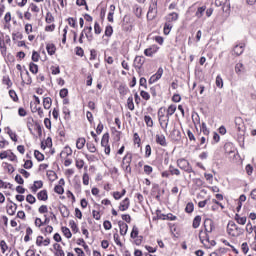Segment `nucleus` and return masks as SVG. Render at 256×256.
Segmentation results:
<instances>
[{
  "mask_svg": "<svg viewBox=\"0 0 256 256\" xmlns=\"http://www.w3.org/2000/svg\"><path fill=\"white\" fill-rule=\"evenodd\" d=\"M227 233L230 237H241L245 233V229L237 226L234 221H229L227 224Z\"/></svg>",
  "mask_w": 256,
  "mask_h": 256,
  "instance_id": "nucleus-1",
  "label": "nucleus"
},
{
  "mask_svg": "<svg viewBox=\"0 0 256 256\" xmlns=\"http://www.w3.org/2000/svg\"><path fill=\"white\" fill-rule=\"evenodd\" d=\"M176 163L177 167L182 171H185V173H194L193 166H191V163H189L185 158L178 159Z\"/></svg>",
  "mask_w": 256,
  "mask_h": 256,
  "instance_id": "nucleus-2",
  "label": "nucleus"
},
{
  "mask_svg": "<svg viewBox=\"0 0 256 256\" xmlns=\"http://www.w3.org/2000/svg\"><path fill=\"white\" fill-rule=\"evenodd\" d=\"M131 161H133V154L128 152L122 160V167H124L126 173H131Z\"/></svg>",
  "mask_w": 256,
  "mask_h": 256,
  "instance_id": "nucleus-3",
  "label": "nucleus"
},
{
  "mask_svg": "<svg viewBox=\"0 0 256 256\" xmlns=\"http://www.w3.org/2000/svg\"><path fill=\"white\" fill-rule=\"evenodd\" d=\"M175 111H177V106L175 104H171L167 109L166 119H164L165 126H161L164 131H167V127H169V118L171 115L175 114Z\"/></svg>",
  "mask_w": 256,
  "mask_h": 256,
  "instance_id": "nucleus-4",
  "label": "nucleus"
},
{
  "mask_svg": "<svg viewBox=\"0 0 256 256\" xmlns=\"http://www.w3.org/2000/svg\"><path fill=\"white\" fill-rule=\"evenodd\" d=\"M101 145L104 147V153L110 155L111 147L109 146V133H105L101 140Z\"/></svg>",
  "mask_w": 256,
  "mask_h": 256,
  "instance_id": "nucleus-5",
  "label": "nucleus"
},
{
  "mask_svg": "<svg viewBox=\"0 0 256 256\" xmlns=\"http://www.w3.org/2000/svg\"><path fill=\"white\" fill-rule=\"evenodd\" d=\"M155 17H157V2H154L149 6V10L147 13V19H149L150 21H153Z\"/></svg>",
  "mask_w": 256,
  "mask_h": 256,
  "instance_id": "nucleus-6",
  "label": "nucleus"
},
{
  "mask_svg": "<svg viewBox=\"0 0 256 256\" xmlns=\"http://www.w3.org/2000/svg\"><path fill=\"white\" fill-rule=\"evenodd\" d=\"M204 229L206 233H213V231H215V222L210 218H206L204 220Z\"/></svg>",
  "mask_w": 256,
  "mask_h": 256,
  "instance_id": "nucleus-7",
  "label": "nucleus"
},
{
  "mask_svg": "<svg viewBox=\"0 0 256 256\" xmlns=\"http://www.w3.org/2000/svg\"><path fill=\"white\" fill-rule=\"evenodd\" d=\"M161 77H163V68H159L157 72L150 77V79L148 80V83L150 85H153V83H157V81H159Z\"/></svg>",
  "mask_w": 256,
  "mask_h": 256,
  "instance_id": "nucleus-8",
  "label": "nucleus"
},
{
  "mask_svg": "<svg viewBox=\"0 0 256 256\" xmlns=\"http://www.w3.org/2000/svg\"><path fill=\"white\" fill-rule=\"evenodd\" d=\"M82 33L85 35L89 43L93 41V27L91 26L84 27V29L82 30Z\"/></svg>",
  "mask_w": 256,
  "mask_h": 256,
  "instance_id": "nucleus-9",
  "label": "nucleus"
},
{
  "mask_svg": "<svg viewBox=\"0 0 256 256\" xmlns=\"http://www.w3.org/2000/svg\"><path fill=\"white\" fill-rule=\"evenodd\" d=\"M145 63V57L143 56H136L134 59V67L136 69H141L143 67V64Z\"/></svg>",
  "mask_w": 256,
  "mask_h": 256,
  "instance_id": "nucleus-10",
  "label": "nucleus"
},
{
  "mask_svg": "<svg viewBox=\"0 0 256 256\" xmlns=\"http://www.w3.org/2000/svg\"><path fill=\"white\" fill-rule=\"evenodd\" d=\"M156 143L158 145H161V147H167V139L165 138V135H156Z\"/></svg>",
  "mask_w": 256,
  "mask_h": 256,
  "instance_id": "nucleus-11",
  "label": "nucleus"
},
{
  "mask_svg": "<svg viewBox=\"0 0 256 256\" xmlns=\"http://www.w3.org/2000/svg\"><path fill=\"white\" fill-rule=\"evenodd\" d=\"M118 226L120 229V235H127V231L129 229V226L127 225V223H125L123 221H119Z\"/></svg>",
  "mask_w": 256,
  "mask_h": 256,
  "instance_id": "nucleus-12",
  "label": "nucleus"
},
{
  "mask_svg": "<svg viewBox=\"0 0 256 256\" xmlns=\"http://www.w3.org/2000/svg\"><path fill=\"white\" fill-rule=\"evenodd\" d=\"M199 239L201 243H203L204 245H205V241L209 243V232H206V231L203 232V230H200Z\"/></svg>",
  "mask_w": 256,
  "mask_h": 256,
  "instance_id": "nucleus-13",
  "label": "nucleus"
},
{
  "mask_svg": "<svg viewBox=\"0 0 256 256\" xmlns=\"http://www.w3.org/2000/svg\"><path fill=\"white\" fill-rule=\"evenodd\" d=\"M43 188V181L38 180V181H34L33 186L31 187L32 193H37V191H39V189Z\"/></svg>",
  "mask_w": 256,
  "mask_h": 256,
  "instance_id": "nucleus-14",
  "label": "nucleus"
},
{
  "mask_svg": "<svg viewBox=\"0 0 256 256\" xmlns=\"http://www.w3.org/2000/svg\"><path fill=\"white\" fill-rule=\"evenodd\" d=\"M158 119L160 126L163 127V122H165V108H160L158 110Z\"/></svg>",
  "mask_w": 256,
  "mask_h": 256,
  "instance_id": "nucleus-15",
  "label": "nucleus"
},
{
  "mask_svg": "<svg viewBox=\"0 0 256 256\" xmlns=\"http://www.w3.org/2000/svg\"><path fill=\"white\" fill-rule=\"evenodd\" d=\"M37 199L39 201H47L49 199V195L47 194V190H42L37 194Z\"/></svg>",
  "mask_w": 256,
  "mask_h": 256,
  "instance_id": "nucleus-16",
  "label": "nucleus"
},
{
  "mask_svg": "<svg viewBox=\"0 0 256 256\" xmlns=\"http://www.w3.org/2000/svg\"><path fill=\"white\" fill-rule=\"evenodd\" d=\"M129 205H130L129 198H125V199L120 203L119 210H120V211H127V209H129Z\"/></svg>",
  "mask_w": 256,
  "mask_h": 256,
  "instance_id": "nucleus-17",
  "label": "nucleus"
},
{
  "mask_svg": "<svg viewBox=\"0 0 256 256\" xmlns=\"http://www.w3.org/2000/svg\"><path fill=\"white\" fill-rule=\"evenodd\" d=\"M235 124H236L237 131L239 132L244 131L245 125H243V119H241L240 117L236 118Z\"/></svg>",
  "mask_w": 256,
  "mask_h": 256,
  "instance_id": "nucleus-18",
  "label": "nucleus"
},
{
  "mask_svg": "<svg viewBox=\"0 0 256 256\" xmlns=\"http://www.w3.org/2000/svg\"><path fill=\"white\" fill-rule=\"evenodd\" d=\"M243 51H245V45H236L233 49V52L235 55L239 56V55H243Z\"/></svg>",
  "mask_w": 256,
  "mask_h": 256,
  "instance_id": "nucleus-19",
  "label": "nucleus"
},
{
  "mask_svg": "<svg viewBox=\"0 0 256 256\" xmlns=\"http://www.w3.org/2000/svg\"><path fill=\"white\" fill-rule=\"evenodd\" d=\"M177 19H179V14L176 12H172L166 17L168 23H173V21H177Z\"/></svg>",
  "mask_w": 256,
  "mask_h": 256,
  "instance_id": "nucleus-20",
  "label": "nucleus"
},
{
  "mask_svg": "<svg viewBox=\"0 0 256 256\" xmlns=\"http://www.w3.org/2000/svg\"><path fill=\"white\" fill-rule=\"evenodd\" d=\"M10 203H12V205L8 206L7 213L8 215H15V212L17 211V204L12 201H10Z\"/></svg>",
  "mask_w": 256,
  "mask_h": 256,
  "instance_id": "nucleus-21",
  "label": "nucleus"
},
{
  "mask_svg": "<svg viewBox=\"0 0 256 256\" xmlns=\"http://www.w3.org/2000/svg\"><path fill=\"white\" fill-rule=\"evenodd\" d=\"M155 53H157V49L153 47L144 50V55H146V57H153Z\"/></svg>",
  "mask_w": 256,
  "mask_h": 256,
  "instance_id": "nucleus-22",
  "label": "nucleus"
},
{
  "mask_svg": "<svg viewBox=\"0 0 256 256\" xmlns=\"http://www.w3.org/2000/svg\"><path fill=\"white\" fill-rule=\"evenodd\" d=\"M29 70L31 73H33L34 75H37V73H39V66L33 62H31L29 64Z\"/></svg>",
  "mask_w": 256,
  "mask_h": 256,
  "instance_id": "nucleus-23",
  "label": "nucleus"
},
{
  "mask_svg": "<svg viewBox=\"0 0 256 256\" xmlns=\"http://www.w3.org/2000/svg\"><path fill=\"white\" fill-rule=\"evenodd\" d=\"M53 103V100H51L50 97H46L43 99V107L44 109H51V104Z\"/></svg>",
  "mask_w": 256,
  "mask_h": 256,
  "instance_id": "nucleus-24",
  "label": "nucleus"
},
{
  "mask_svg": "<svg viewBox=\"0 0 256 256\" xmlns=\"http://www.w3.org/2000/svg\"><path fill=\"white\" fill-rule=\"evenodd\" d=\"M46 50L48 55H55V51H57V48L54 46V44H47Z\"/></svg>",
  "mask_w": 256,
  "mask_h": 256,
  "instance_id": "nucleus-25",
  "label": "nucleus"
},
{
  "mask_svg": "<svg viewBox=\"0 0 256 256\" xmlns=\"http://www.w3.org/2000/svg\"><path fill=\"white\" fill-rule=\"evenodd\" d=\"M61 229L66 239H71V237H73V234L71 233V230H69V228L63 226Z\"/></svg>",
  "mask_w": 256,
  "mask_h": 256,
  "instance_id": "nucleus-26",
  "label": "nucleus"
},
{
  "mask_svg": "<svg viewBox=\"0 0 256 256\" xmlns=\"http://www.w3.org/2000/svg\"><path fill=\"white\" fill-rule=\"evenodd\" d=\"M85 143H87L85 138H78L77 141H76L77 149H83L85 147Z\"/></svg>",
  "mask_w": 256,
  "mask_h": 256,
  "instance_id": "nucleus-27",
  "label": "nucleus"
},
{
  "mask_svg": "<svg viewBox=\"0 0 256 256\" xmlns=\"http://www.w3.org/2000/svg\"><path fill=\"white\" fill-rule=\"evenodd\" d=\"M235 72L237 73V75L245 72V66L243 65V63H237L236 64Z\"/></svg>",
  "mask_w": 256,
  "mask_h": 256,
  "instance_id": "nucleus-28",
  "label": "nucleus"
},
{
  "mask_svg": "<svg viewBox=\"0 0 256 256\" xmlns=\"http://www.w3.org/2000/svg\"><path fill=\"white\" fill-rule=\"evenodd\" d=\"M205 9H207L206 6H202V7H199L195 13L196 17L198 19H201V17H203V14L205 13Z\"/></svg>",
  "mask_w": 256,
  "mask_h": 256,
  "instance_id": "nucleus-29",
  "label": "nucleus"
},
{
  "mask_svg": "<svg viewBox=\"0 0 256 256\" xmlns=\"http://www.w3.org/2000/svg\"><path fill=\"white\" fill-rule=\"evenodd\" d=\"M60 213H61L62 217H64V218L69 217V215H70L69 208H67V206H62L60 208Z\"/></svg>",
  "mask_w": 256,
  "mask_h": 256,
  "instance_id": "nucleus-30",
  "label": "nucleus"
},
{
  "mask_svg": "<svg viewBox=\"0 0 256 256\" xmlns=\"http://www.w3.org/2000/svg\"><path fill=\"white\" fill-rule=\"evenodd\" d=\"M169 173H170V175H176V176L181 175V171L179 169L175 168L173 165L169 166Z\"/></svg>",
  "mask_w": 256,
  "mask_h": 256,
  "instance_id": "nucleus-31",
  "label": "nucleus"
},
{
  "mask_svg": "<svg viewBox=\"0 0 256 256\" xmlns=\"http://www.w3.org/2000/svg\"><path fill=\"white\" fill-rule=\"evenodd\" d=\"M199 225H201V216L198 215L194 218L192 227H194V229H197L199 228Z\"/></svg>",
  "mask_w": 256,
  "mask_h": 256,
  "instance_id": "nucleus-32",
  "label": "nucleus"
},
{
  "mask_svg": "<svg viewBox=\"0 0 256 256\" xmlns=\"http://www.w3.org/2000/svg\"><path fill=\"white\" fill-rule=\"evenodd\" d=\"M69 225H70L73 233H79V227L77 226V223H75V220H70Z\"/></svg>",
  "mask_w": 256,
  "mask_h": 256,
  "instance_id": "nucleus-33",
  "label": "nucleus"
},
{
  "mask_svg": "<svg viewBox=\"0 0 256 256\" xmlns=\"http://www.w3.org/2000/svg\"><path fill=\"white\" fill-rule=\"evenodd\" d=\"M34 156L37 161H44L45 160V155L43 153L39 152V150L34 151Z\"/></svg>",
  "mask_w": 256,
  "mask_h": 256,
  "instance_id": "nucleus-34",
  "label": "nucleus"
},
{
  "mask_svg": "<svg viewBox=\"0 0 256 256\" xmlns=\"http://www.w3.org/2000/svg\"><path fill=\"white\" fill-rule=\"evenodd\" d=\"M130 237L132 239H137V237H139V228H137V226H133Z\"/></svg>",
  "mask_w": 256,
  "mask_h": 256,
  "instance_id": "nucleus-35",
  "label": "nucleus"
},
{
  "mask_svg": "<svg viewBox=\"0 0 256 256\" xmlns=\"http://www.w3.org/2000/svg\"><path fill=\"white\" fill-rule=\"evenodd\" d=\"M127 107H128V109H130V111H134L135 110V104L133 103V97L132 96H130L127 99Z\"/></svg>",
  "mask_w": 256,
  "mask_h": 256,
  "instance_id": "nucleus-36",
  "label": "nucleus"
},
{
  "mask_svg": "<svg viewBox=\"0 0 256 256\" xmlns=\"http://www.w3.org/2000/svg\"><path fill=\"white\" fill-rule=\"evenodd\" d=\"M65 154H66V157L73 155V150L71 149V147L66 146L60 155H65Z\"/></svg>",
  "mask_w": 256,
  "mask_h": 256,
  "instance_id": "nucleus-37",
  "label": "nucleus"
},
{
  "mask_svg": "<svg viewBox=\"0 0 256 256\" xmlns=\"http://www.w3.org/2000/svg\"><path fill=\"white\" fill-rule=\"evenodd\" d=\"M171 29H173V25H171L170 23H165L164 35H169V33H171Z\"/></svg>",
  "mask_w": 256,
  "mask_h": 256,
  "instance_id": "nucleus-38",
  "label": "nucleus"
},
{
  "mask_svg": "<svg viewBox=\"0 0 256 256\" xmlns=\"http://www.w3.org/2000/svg\"><path fill=\"white\" fill-rule=\"evenodd\" d=\"M0 249H1L2 253H6L7 250L9 249V246L7 245V242H5V240H2L0 242Z\"/></svg>",
  "mask_w": 256,
  "mask_h": 256,
  "instance_id": "nucleus-39",
  "label": "nucleus"
},
{
  "mask_svg": "<svg viewBox=\"0 0 256 256\" xmlns=\"http://www.w3.org/2000/svg\"><path fill=\"white\" fill-rule=\"evenodd\" d=\"M140 97H142V99H144L145 101H149V99H151V95H149V92L142 90L140 92Z\"/></svg>",
  "mask_w": 256,
  "mask_h": 256,
  "instance_id": "nucleus-40",
  "label": "nucleus"
},
{
  "mask_svg": "<svg viewBox=\"0 0 256 256\" xmlns=\"http://www.w3.org/2000/svg\"><path fill=\"white\" fill-rule=\"evenodd\" d=\"M144 121L147 127H153V118H151V116H144Z\"/></svg>",
  "mask_w": 256,
  "mask_h": 256,
  "instance_id": "nucleus-41",
  "label": "nucleus"
},
{
  "mask_svg": "<svg viewBox=\"0 0 256 256\" xmlns=\"http://www.w3.org/2000/svg\"><path fill=\"white\" fill-rule=\"evenodd\" d=\"M195 209V205L193 204V202H190L186 205L185 211L186 213H193Z\"/></svg>",
  "mask_w": 256,
  "mask_h": 256,
  "instance_id": "nucleus-42",
  "label": "nucleus"
},
{
  "mask_svg": "<svg viewBox=\"0 0 256 256\" xmlns=\"http://www.w3.org/2000/svg\"><path fill=\"white\" fill-rule=\"evenodd\" d=\"M192 121L194 125H201V117H199V114L192 115Z\"/></svg>",
  "mask_w": 256,
  "mask_h": 256,
  "instance_id": "nucleus-43",
  "label": "nucleus"
},
{
  "mask_svg": "<svg viewBox=\"0 0 256 256\" xmlns=\"http://www.w3.org/2000/svg\"><path fill=\"white\" fill-rule=\"evenodd\" d=\"M26 201H27V203H30V205H33L35 203V201H37V199L32 194H28L26 196Z\"/></svg>",
  "mask_w": 256,
  "mask_h": 256,
  "instance_id": "nucleus-44",
  "label": "nucleus"
},
{
  "mask_svg": "<svg viewBox=\"0 0 256 256\" xmlns=\"http://www.w3.org/2000/svg\"><path fill=\"white\" fill-rule=\"evenodd\" d=\"M2 83L4 85H7V87H11L13 85L9 76H4L3 79H2Z\"/></svg>",
  "mask_w": 256,
  "mask_h": 256,
  "instance_id": "nucleus-45",
  "label": "nucleus"
},
{
  "mask_svg": "<svg viewBox=\"0 0 256 256\" xmlns=\"http://www.w3.org/2000/svg\"><path fill=\"white\" fill-rule=\"evenodd\" d=\"M54 191L55 193H57L58 195H63V193H65V190L63 189V186L61 185H56L54 187Z\"/></svg>",
  "mask_w": 256,
  "mask_h": 256,
  "instance_id": "nucleus-46",
  "label": "nucleus"
},
{
  "mask_svg": "<svg viewBox=\"0 0 256 256\" xmlns=\"http://www.w3.org/2000/svg\"><path fill=\"white\" fill-rule=\"evenodd\" d=\"M63 113L65 114L64 119H70L71 118V111L67 106H64L62 109Z\"/></svg>",
  "mask_w": 256,
  "mask_h": 256,
  "instance_id": "nucleus-47",
  "label": "nucleus"
},
{
  "mask_svg": "<svg viewBox=\"0 0 256 256\" xmlns=\"http://www.w3.org/2000/svg\"><path fill=\"white\" fill-rule=\"evenodd\" d=\"M105 35L106 37H111V35H113V26H106Z\"/></svg>",
  "mask_w": 256,
  "mask_h": 256,
  "instance_id": "nucleus-48",
  "label": "nucleus"
},
{
  "mask_svg": "<svg viewBox=\"0 0 256 256\" xmlns=\"http://www.w3.org/2000/svg\"><path fill=\"white\" fill-rule=\"evenodd\" d=\"M88 151H90V153H95L97 151V148L95 147V144L93 143H87L86 144Z\"/></svg>",
  "mask_w": 256,
  "mask_h": 256,
  "instance_id": "nucleus-49",
  "label": "nucleus"
},
{
  "mask_svg": "<svg viewBox=\"0 0 256 256\" xmlns=\"http://www.w3.org/2000/svg\"><path fill=\"white\" fill-rule=\"evenodd\" d=\"M9 95H10L11 99L13 101H15V103H17V101H19V97H17V93L14 90H10Z\"/></svg>",
  "mask_w": 256,
  "mask_h": 256,
  "instance_id": "nucleus-50",
  "label": "nucleus"
},
{
  "mask_svg": "<svg viewBox=\"0 0 256 256\" xmlns=\"http://www.w3.org/2000/svg\"><path fill=\"white\" fill-rule=\"evenodd\" d=\"M101 26L99 25V23L98 22H95V24H94V33L96 34V35H101Z\"/></svg>",
  "mask_w": 256,
  "mask_h": 256,
  "instance_id": "nucleus-51",
  "label": "nucleus"
},
{
  "mask_svg": "<svg viewBox=\"0 0 256 256\" xmlns=\"http://www.w3.org/2000/svg\"><path fill=\"white\" fill-rule=\"evenodd\" d=\"M53 21H55L53 14H51V12H48L46 14V23H53Z\"/></svg>",
  "mask_w": 256,
  "mask_h": 256,
  "instance_id": "nucleus-52",
  "label": "nucleus"
},
{
  "mask_svg": "<svg viewBox=\"0 0 256 256\" xmlns=\"http://www.w3.org/2000/svg\"><path fill=\"white\" fill-rule=\"evenodd\" d=\"M119 93L120 95H126L127 93H129V88H127L126 86H120Z\"/></svg>",
  "mask_w": 256,
  "mask_h": 256,
  "instance_id": "nucleus-53",
  "label": "nucleus"
},
{
  "mask_svg": "<svg viewBox=\"0 0 256 256\" xmlns=\"http://www.w3.org/2000/svg\"><path fill=\"white\" fill-rule=\"evenodd\" d=\"M23 167H24V169H32L33 168V161L26 160Z\"/></svg>",
  "mask_w": 256,
  "mask_h": 256,
  "instance_id": "nucleus-54",
  "label": "nucleus"
},
{
  "mask_svg": "<svg viewBox=\"0 0 256 256\" xmlns=\"http://www.w3.org/2000/svg\"><path fill=\"white\" fill-rule=\"evenodd\" d=\"M134 143L135 145H138V147L141 145V138L139 137L138 133H134Z\"/></svg>",
  "mask_w": 256,
  "mask_h": 256,
  "instance_id": "nucleus-55",
  "label": "nucleus"
},
{
  "mask_svg": "<svg viewBox=\"0 0 256 256\" xmlns=\"http://www.w3.org/2000/svg\"><path fill=\"white\" fill-rule=\"evenodd\" d=\"M144 173H146V175H151L153 173V167H151L149 165H145L144 166Z\"/></svg>",
  "mask_w": 256,
  "mask_h": 256,
  "instance_id": "nucleus-56",
  "label": "nucleus"
},
{
  "mask_svg": "<svg viewBox=\"0 0 256 256\" xmlns=\"http://www.w3.org/2000/svg\"><path fill=\"white\" fill-rule=\"evenodd\" d=\"M67 95H69V90H67V88H64V89L60 90V97L62 99H65V97H67Z\"/></svg>",
  "mask_w": 256,
  "mask_h": 256,
  "instance_id": "nucleus-57",
  "label": "nucleus"
},
{
  "mask_svg": "<svg viewBox=\"0 0 256 256\" xmlns=\"http://www.w3.org/2000/svg\"><path fill=\"white\" fill-rule=\"evenodd\" d=\"M15 181L18 183V185H23V183H25V180H23V177H21L19 174L15 176Z\"/></svg>",
  "mask_w": 256,
  "mask_h": 256,
  "instance_id": "nucleus-58",
  "label": "nucleus"
},
{
  "mask_svg": "<svg viewBox=\"0 0 256 256\" xmlns=\"http://www.w3.org/2000/svg\"><path fill=\"white\" fill-rule=\"evenodd\" d=\"M216 86H218L220 89L223 87V78H221L219 75L216 77Z\"/></svg>",
  "mask_w": 256,
  "mask_h": 256,
  "instance_id": "nucleus-59",
  "label": "nucleus"
},
{
  "mask_svg": "<svg viewBox=\"0 0 256 256\" xmlns=\"http://www.w3.org/2000/svg\"><path fill=\"white\" fill-rule=\"evenodd\" d=\"M103 227H104V229H105L106 231H109V230L111 229V227H112L111 221L105 220L104 223H103Z\"/></svg>",
  "mask_w": 256,
  "mask_h": 256,
  "instance_id": "nucleus-60",
  "label": "nucleus"
},
{
  "mask_svg": "<svg viewBox=\"0 0 256 256\" xmlns=\"http://www.w3.org/2000/svg\"><path fill=\"white\" fill-rule=\"evenodd\" d=\"M114 241L116 245H119V247H123V244L121 243V240L119 239V234L114 233Z\"/></svg>",
  "mask_w": 256,
  "mask_h": 256,
  "instance_id": "nucleus-61",
  "label": "nucleus"
},
{
  "mask_svg": "<svg viewBox=\"0 0 256 256\" xmlns=\"http://www.w3.org/2000/svg\"><path fill=\"white\" fill-rule=\"evenodd\" d=\"M68 25H70V27L75 28L77 25V21L73 17H70L68 18Z\"/></svg>",
  "mask_w": 256,
  "mask_h": 256,
  "instance_id": "nucleus-62",
  "label": "nucleus"
},
{
  "mask_svg": "<svg viewBox=\"0 0 256 256\" xmlns=\"http://www.w3.org/2000/svg\"><path fill=\"white\" fill-rule=\"evenodd\" d=\"M145 157H151V145H146L145 147Z\"/></svg>",
  "mask_w": 256,
  "mask_h": 256,
  "instance_id": "nucleus-63",
  "label": "nucleus"
},
{
  "mask_svg": "<svg viewBox=\"0 0 256 256\" xmlns=\"http://www.w3.org/2000/svg\"><path fill=\"white\" fill-rule=\"evenodd\" d=\"M83 185H89V174H83Z\"/></svg>",
  "mask_w": 256,
  "mask_h": 256,
  "instance_id": "nucleus-64",
  "label": "nucleus"
}]
</instances>
